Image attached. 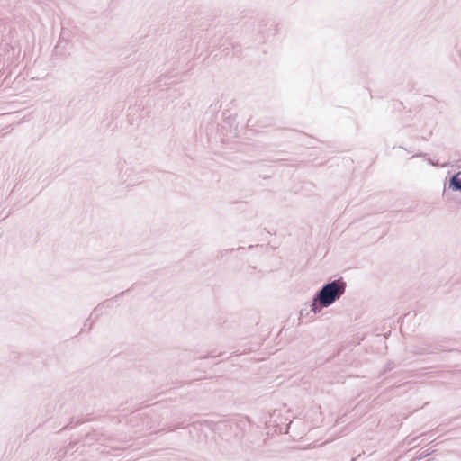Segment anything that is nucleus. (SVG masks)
<instances>
[{"instance_id":"f257e3e1","label":"nucleus","mask_w":461,"mask_h":461,"mask_svg":"<svg viewBox=\"0 0 461 461\" xmlns=\"http://www.w3.org/2000/svg\"><path fill=\"white\" fill-rule=\"evenodd\" d=\"M346 285L343 278L335 279L324 284L312 297L310 304L311 312L317 314L323 308L330 306L344 294Z\"/></svg>"},{"instance_id":"f03ea898","label":"nucleus","mask_w":461,"mask_h":461,"mask_svg":"<svg viewBox=\"0 0 461 461\" xmlns=\"http://www.w3.org/2000/svg\"><path fill=\"white\" fill-rule=\"evenodd\" d=\"M461 172L454 174L448 180V188L454 192L461 193Z\"/></svg>"},{"instance_id":"7ed1b4c3","label":"nucleus","mask_w":461,"mask_h":461,"mask_svg":"<svg viewBox=\"0 0 461 461\" xmlns=\"http://www.w3.org/2000/svg\"><path fill=\"white\" fill-rule=\"evenodd\" d=\"M438 350V348H437L436 346L429 345L427 347L418 348L416 353H418V354H425V353L433 354V353H436Z\"/></svg>"},{"instance_id":"20e7f679","label":"nucleus","mask_w":461,"mask_h":461,"mask_svg":"<svg viewBox=\"0 0 461 461\" xmlns=\"http://www.w3.org/2000/svg\"><path fill=\"white\" fill-rule=\"evenodd\" d=\"M393 368V363L388 362L386 366H384L383 372L380 374V375L386 374L387 372L391 371Z\"/></svg>"},{"instance_id":"39448f33","label":"nucleus","mask_w":461,"mask_h":461,"mask_svg":"<svg viewBox=\"0 0 461 461\" xmlns=\"http://www.w3.org/2000/svg\"><path fill=\"white\" fill-rule=\"evenodd\" d=\"M127 291H128V290L123 291V292H121V293H120V294H118L116 296H114V298H117V297H119V296L123 295Z\"/></svg>"},{"instance_id":"423d86ee","label":"nucleus","mask_w":461,"mask_h":461,"mask_svg":"<svg viewBox=\"0 0 461 461\" xmlns=\"http://www.w3.org/2000/svg\"><path fill=\"white\" fill-rule=\"evenodd\" d=\"M228 251H233V249H230V250H224L221 252V256H223V253H227Z\"/></svg>"},{"instance_id":"0eeeda50","label":"nucleus","mask_w":461,"mask_h":461,"mask_svg":"<svg viewBox=\"0 0 461 461\" xmlns=\"http://www.w3.org/2000/svg\"><path fill=\"white\" fill-rule=\"evenodd\" d=\"M459 168H461V165L459 166Z\"/></svg>"}]
</instances>
